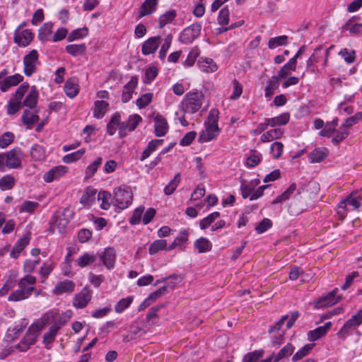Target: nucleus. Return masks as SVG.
<instances>
[{
	"instance_id": "f257e3e1",
	"label": "nucleus",
	"mask_w": 362,
	"mask_h": 362,
	"mask_svg": "<svg viewBox=\"0 0 362 362\" xmlns=\"http://www.w3.org/2000/svg\"><path fill=\"white\" fill-rule=\"evenodd\" d=\"M36 278L31 275H26L18 282V288L13 291L8 297L11 302H18L28 299L33 291L35 290Z\"/></svg>"
},
{
	"instance_id": "f03ea898",
	"label": "nucleus",
	"mask_w": 362,
	"mask_h": 362,
	"mask_svg": "<svg viewBox=\"0 0 362 362\" xmlns=\"http://www.w3.org/2000/svg\"><path fill=\"white\" fill-rule=\"evenodd\" d=\"M218 111L211 109L209 112L206 121L205 122V129L203 130L199 136V142H208L214 139L220 132L218 127Z\"/></svg>"
},
{
	"instance_id": "7ed1b4c3",
	"label": "nucleus",
	"mask_w": 362,
	"mask_h": 362,
	"mask_svg": "<svg viewBox=\"0 0 362 362\" xmlns=\"http://www.w3.org/2000/svg\"><path fill=\"white\" fill-rule=\"evenodd\" d=\"M133 194L129 187H119L114 190V200L116 206L123 210L127 208L132 202Z\"/></svg>"
},
{
	"instance_id": "20e7f679",
	"label": "nucleus",
	"mask_w": 362,
	"mask_h": 362,
	"mask_svg": "<svg viewBox=\"0 0 362 362\" xmlns=\"http://www.w3.org/2000/svg\"><path fill=\"white\" fill-rule=\"evenodd\" d=\"M41 331V327L37 325H32L26 332L24 337L19 344L16 345V349L21 351H26L31 345H33Z\"/></svg>"
},
{
	"instance_id": "39448f33",
	"label": "nucleus",
	"mask_w": 362,
	"mask_h": 362,
	"mask_svg": "<svg viewBox=\"0 0 362 362\" xmlns=\"http://www.w3.org/2000/svg\"><path fill=\"white\" fill-rule=\"evenodd\" d=\"M203 95L200 92L188 93L185 98L184 110L187 113L193 114L202 107Z\"/></svg>"
},
{
	"instance_id": "423d86ee",
	"label": "nucleus",
	"mask_w": 362,
	"mask_h": 362,
	"mask_svg": "<svg viewBox=\"0 0 362 362\" xmlns=\"http://www.w3.org/2000/svg\"><path fill=\"white\" fill-rule=\"evenodd\" d=\"M22 151L19 148H13L5 153V165L9 169H18L22 167Z\"/></svg>"
},
{
	"instance_id": "0eeeda50",
	"label": "nucleus",
	"mask_w": 362,
	"mask_h": 362,
	"mask_svg": "<svg viewBox=\"0 0 362 362\" xmlns=\"http://www.w3.org/2000/svg\"><path fill=\"white\" fill-rule=\"evenodd\" d=\"M38 62V52L35 49L31 50L23 58L24 74L30 76L36 71V66Z\"/></svg>"
},
{
	"instance_id": "6e6552de",
	"label": "nucleus",
	"mask_w": 362,
	"mask_h": 362,
	"mask_svg": "<svg viewBox=\"0 0 362 362\" xmlns=\"http://www.w3.org/2000/svg\"><path fill=\"white\" fill-rule=\"evenodd\" d=\"M338 288H334L332 291L328 293L326 296L320 298L315 304L316 308L329 307L335 305L341 300V296H337Z\"/></svg>"
},
{
	"instance_id": "1a4fd4ad",
	"label": "nucleus",
	"mask_w": 362,
	"mask_h": 362,
	"mask_svg": "<svg viewBox=\"0 0 362 362\" xmlns=\"http://www.w3.org/2000/svg\"><path fill=\"white\" fill-rule=\"evenodd\" d=\"M200 33V26L192 25L183 30L180 36V41L184 44H190L199 35Z\"/></svg>"
},
{
	"instance_id": "9d476101",
	"label": "nucleus",
	"mask_w": 362,
	"mask_h": 362,
	"mask_svg": "<svg viewBox=\"0 0 362 362\" xmlns=\"http://www.w3.org/2000/svg\"><path fill=\"white\" fill-rule=\"evenodd\" d=\"M64 325V322H59L54 323L49 329V331L44 334L42 343L47 349L51 348L52 342L54 341L55 337L62 326Z\"/></svg>"
},
{
	"instance_id": "9b49d317",
	"label": "nucleus",
	"mask_w": 362,
	"mask_h": 362,
	"mask_svg": "<svg viewBox=\"0 0 362 362\" xmlns=\"http://www.w3.org/2000/svg\"><path fill=\"white\" fill-rule=\"evenodd\" d=\"M92 295L89 289L83 288L74 298L73 305L79 309L85 308L91 300Z\"/></svg>"
},
{
	"instance_id": "f8f14e48",
	"label": "nucleus",
	"mask_w": 362,
	"mask_h": 362,
	"mask_svg": "<svg viewBox=\"0 0 362 362\" xmlns=\"http://www.w3.org/2000/svg\"><path fill=\"white\" fill-rule=\"evenodd\" d=\"M67 173V168L58 165L52 168L43 175V180L46 182H51L63 177Z\"/></svg>"
},
{
	"instance_id": "ddd939ff",
	"label": "nucleus",
	"mask_w": 362,
	"mask_h": 362,
	"mask_svg": "<svg viewBox=\"0 0 362 362\" xmlns=\"http://www.w3.org/2000/svg\"><path fill=\"white\" fill-rule=\"evenodd\" d=\"M100 258L104 266L108 269H112L116 261V252L113 247H107L100 255Z\"/></svg>"
},
{
	"instance_id": "4468645a",
	"label": "nucleus",
	"mask_w": 362,
	"mask_h": 362,
	"mask_svg": "<svg viewBox=\"0 0 362 362\" xmlns=\"http://www.w3.org/2000/svg\"><path fill=\"white\" fill-rule=\"evenodd\" d=\"M361 318L355 315L345 322L339 331L338 334L341 337H345L351 330L355 329L357 327L361 325Z\"/></svg>"
},
{
	"instance_id": "2eb2a0df",
	"label": "nucleus",
	"mask_w": 362,
	"mask_h": 362,
	"mask_svg": "<svg viewBox=\"0 0 362 362\" xmlns=\"http://www.w3.org/2000/svg\"><path fill=\"white\" fill-rule=\"evenodd\" d=\"M160 43V37H152L146 40L142 45L141 52L144 55L154 53Z\"/></svg>"
},
{
	"instance_id": "dca6fc26",
	"label": "nucleus",
	"mask_w": 362,
	"mask_h": 362,
	"mask_svg": "<svg viewBox=\"0 0 362 362\" xmlns=\"http://www.w3.org/2000/svg\"><path fill=\"white\" fill-rule=\"evenodd\" d=\"M138 83V78L132 76L130 81L124 86L122 94V100L123 103H127L132 97V93L134 91Z\"/></svg>"
},
{
	"instance_id": "f3484780",
	"label": "nucleus",
	"mask_w": 362,
	"mask_h": 362,
	"mask_svg": "<svg viewBox=\"0 0 362 362\" xmlns=\"http://www.w3.org/2000/svg\"><path fill=\"white\" fill-rule=\"evenodd\" d=\"M33 38V33L29 30H23L21 33L16 30L14 34V42L23 47L28 45Z\"/></svg>"
},
{
	"instance_id": "a211bd4d",
	"label": "nucleus",
	"mask_w": 362,
	"mask_h": 362,
	"mask_svg": "<svg viewBox=\"0 0 362 362\" xmlns=\"http://www.w3.org/2000/svg\"><path fill=\"white\" fill-rule=\"evenodd\" d=\"M155 135L156 136H163L168 131V124L166 119L161 115H157L155 117Z\"/></svg>"
},
{
	"instance_id": "6ab92c4d",
	"label": "nucleus",
	"mask_w": 362,
	"mask_h": 362,
	"mask_svg": "<svg viewBox=\"0 0 362 362\" xmlns=\"http://www.w3.org/2000/svg\"><path fill=\"white\" fill-rule=\"evenodd\" d=\"M332 322H328L323 326H320L315 329L314 330L310 331L308 334V339L311 341H314L325 336L328 330L331 328Z\"/></svg>"
},
{
	"instance_id": "aec40b11",
	"label": "nucleus",
	"mask_w": 362,
	"mask_h": 362,
	"mask_svg": "<svg viewBox=\"0 0 362 362\" xmlns=\"http://www.w3.org/2000/svg\"><path fill=\"white\" fill-rule=\"evenodd\" d=\"M68 223L69 221L66 218L57 219L55 216H54L52 218V221L50 222V227L49 230L52 233H62L64 232Z\"/></svg>"
},
{
	"instance_id": "412c9836",
	"label": "nucleus",
	"mask_w": 362,
	"mask_h": 362,
	"mask_svg": "<svg viewBox=\"0 0 362 362\" xmlns=\"http://www.w3.org/2000/svg\"><path fill=\"white\" fill-rule=\"evenodd\" d=\"M74 288L75 284L72 281L65 280L56 284L53 293L56 295H61L64 293H71Z\"/></svg>"
},
{
	"instance_id": "4be33fe9",
	"label": "nucleus",
	"mask_w": 362,
	"mask_h": 362,
	"mask_svg": "<svg viewBox=\"0 0 362 362\" xmlns=\"http://www.w3.org/2000/svg\"><path fill=\"white\" fill-rule=\"evenodd\" d=\"M23 79V77L18 74H16L13 76L4 77V81L2 83L1 91L6 92L12 86H17L19 83H21Z\"/></svg>"
},
{
	"instance_id": "5701e85b",
	"label": "nucleus",
	"mask_w": 362,
	"mask_h": 362,
	"mask_svg": "<svg viewBox=\"0 0 362 362\" xmlns=\"http://www.w3.org/2000/svg\"><path fill=\"white\" fill-rule=\"evenodd\" d=\"M157 5L158 0H145L141 6L139 17L142 18L153 13L156 11Z\"/></svg>"
},
{
	"instance_id": "b1692460",
	"label": "nucleus",
	"mask_w": 362,
	"mask_h": 362,
	"mask_svg": "<svg viewBox=\"0 0 362 362\" xmlns=\"http://www.w3.org/2000/svg\"><path fill=\"white\" fill-rule=\"evenodd\" d=\"M328 150L326 148H315L309 154V161L311 163H320L328 156Z\"/></svg>"
},
{
	"instance_id": "393cba45",
	"label": "nucleus",
	"mask_w": 362,
	"mask_h": 362,
	"mask_svg": "<svg viewBox=\"0 0 362 362\" xmlns=\"http://www.w3.org/2000/svg\"><path fill=\"white\" fill-rule=\"evenodd\" d=\"M294 350V346L290 343H288L276 354H272L269 356H273V362H279L284 358L291 356L293 353Z\"/></svg>"
},
{
	"instance_id": "a878e982",
	"label": "nucleus",
	"mask_w": 362,
	"mask_h": 362,
	"mask_svg": "<svg viewBox=\"0 0 362 362\" xmlns=\"http://www.w3.org/2000/svg\"><path fill=\"white\" fill-rule=\"evenodd\" d=\"M284 134V130L281 128L272 129L263 133L260 140L262 142H269L274 139H280Z\"/></svg>"
},
{
	"instance_id": "bb28decb",
	"label": "nucleus",
	"mask_w": 362,
	"mask_h": 362,
	"mask_svg": "<svg viewBox=\"0 0 362 362\" xmlns=\"http://www.w3.org/2000/svg\"><path fill=\"white\" fill-rule=\"evenodd\" d=\"M30 157L34 161H42L46 158L45 148L39 144L34 145L30 149Z\"/></svg>"
},
{
	"instance_id": "cd10ccee",
	"label": "nucleus",
	"mask_w": 362,
	"mask_h": 362,
	"mask_svg": "<svg viewBox=\"0 0 362 362\" xmlns=\"http://www.w3.org/2000/svg\"><path fill=\"white\" fill-rule=\"evenodd\" d=\"M30 238L27 236H24L22 238L19 239L14 247H13L11 252V257L13 258H17L20 253L23 251L25 247L28 245Z\"/></svg>"
},
{
	"instance_id": "c85d7f7f",
	"label": "nucleus",
	"mask_w": 362,
	"mask_h": 362,
	"mask_svg": "<svg viewBox=\"0 0 362 362\" xmlns=\"http://www.w3.org/2000/svg\"><path fill=\"white\" fill-rule=\"evenodd\" d=\"M38 92L35 86H33L24 100L23 105L28 107L29 108H34L37 103Z\"/></svg>"
},
{
	"instance_id": "c756f323",
	"label": "nucleus",
	"mask_w": 362,
	"mask_h": 362,
	"mask_svg": "<svg viewBox=\"0 0 362 362\" xmlns=\"http://www.w3.org/2000/svg\"><path fill=\"white\" fill-rule=\"evenodd\" d=\"M199 253H204L209 252L212 248V244L206 238L201 237L197 239L194 245Z\"/></svg>"
},
{
	"instance_id": "7c9ffc66",
	"label": "nucleus",
	"mask_w": 362,
	"mask_h": 362,
	"mask_svg": "<svg viewBox=\"0 0 362 362\" xmlns=\"http://www.w3.org/2000/svg\"><path fill=\"white\" fill-rule=\"evenodd\" d=\"M109 104L106 101L104 100H97L94 103V111L93 115L95 117L98 119H100L103 117L105 115Z\"/></svg>"
},
{
	"instance_id": "2f4dec72",
	"label": "nucleus",
	"mask_w": 362,
	"mask_h": 362,
	"mask_svg": "<svg viewBox=\"0 0 362 362\" xmlns=\"http://www.w3.org/2000/svg\"><path fill=\"white\" fill-rule=\"evenodd\" d=\"M290 119V115L288 112L283 113L273 118H267V120L271 127L285 125Z\"/></svg>"
},
{
	"instance_id": "473e14b6",
	"label": "nucleus",
	"mask_w": 362,
	"mask_h": 362,
	"mask_svg": "<svg viewBox=\"0 0 362 362\" xmlns=\"http://www.w3.org/2000/svg\"><path fill=\"white\" fill-rule=\"evenodd\" d=\"M97 190L91 187H87L81 197L80 202L83 205H89L94 200Z\"/></svg>"
},
{
	"instance_id": "72a5a7b5",
	"label": "nucleus",
	"mask_w": 362,
	"mask_h": 362,
	"mask_svg": "<svg viewBox=\"0 0 362 362\" xmlns=\"http://www.w3.org/2000/svg\"><path fill=\"white\" fill-rule=\"evenodd\" d=\"M343 29L351 33H360L362 32V24L356 23V17H352L345 23Z\"/></svg>"
},
{
	"instance_id": "f704fd0d",
	"label": "nucleus",
	"mask_w": 362,
	"mask_h": 362,
	"mask_svg": "<svg viewBox=\"0 0 362 362\" xmlns=\"http://www.w3.org/2000/svg\"><path fill=\"white\" fill-rule=\"evenodd\" d=\"M86 49V46L84 43L76 45H66L65 47V50L66 52H68L69 54L77 57L78 55H81L85 53Z\"/></svg>"
},
{
	"instance_id": "c9c22d12",
	"label": "nucleus",
	"mask_w": 362,
	"mask_h": 362,
	"mask_svg": "<svg viewBox=\"0 0 362 362\" xmlns=\"http://www.w3.org/2000/svg\"><path fill=\"white\" fill-rule=\"evenodd\" d=\"M163 142V139H153L151 141L146 148L143 151L141 160L143 161L146 159L152 152H153L158 146H160Z\"/></svg>"
},
{
	"instance_id": "e433bc0d",
	"label": "nucleus",
	"mask_w": 362,
	"mask_h": 362,
	"mask_svg": "<svg viewBox=\"0 0 362 362\" xmlns=\"http://www.w3.org/2000/svg\"><path fill=\"white\" fill-rule=\"evenodd\" d=\"M296 62L294 59H291L284 64L279 71V78H284L289 74L291 71H294L296 69Z\"/></svg>"
},
{
	"instance_id": "4c0bfd02",
	"label": "nucleus",
	"mask_w": 362,
	"mask_h": 362,
	"mask_svg": "<svg viewBox=\"0 0 362 362\" xmlns=\"http://www.w3.org/2000/svg\"><path fill=\"white\" fill-rule=\"evenodd\" d=\"M296 189V185L295 183H292L286 191H284L281 195L276 197V199L273 200L272 204H276L288 199Z\"/></svg>"
},
{
	"instance_id": "58836bf2",
	"label": "nucleus",
	"mask_w": 362,
	"mask_h": 362,
	"mask_svg": "<svg viewBox=\"0 0 362 362\" xmlns=\"http://www.w3.org/2000/svg\"><path fill=\"white\" fill-rule=\"evenodd\" d=\"M314 344H308L303 346L300 350H298L292 357V361L296 362L301 360L303 358L308 355L309 352L314 347Z\"/></svg>"
},
{
	"instance_id": "ea45409f",
	"label": "nucleus",
	"mask_w": 362,
	"mask_h": 362,
	"mask_svg": "<svg viewBox=\"0 0 362 362\" xmlns=\"http://www.w3.org/2000/svg\"><path fill=\"white\" fill-rule=\"evenodd\" d=\"M180 182V173H177L174 178L168 183L164 188V193L165 195H171L177 189Z\"/></svg>"
},
{
	"instance_id": "a19ab883",
	"label": "nucleus",
	"mask_w": 362,
	"mask_h": 362,
	"mask_svg": "<svg viewBox=\"0 0 362 362\" xmlns=\"http://www.w3.org/2000/svg\"><path fill=\"white\" fill-rule=\"evenodd\" d=\"M39 120V117L36 113L31 114L28 110L23 112L22 116L23 122L28 126V128H30L32 125Z\"/></svg>"
},
{
	"instance_id": "79ce46f5",
	"label": "nucleus",
	"mask_w": 362,
	"mask_h": 362,
	"mask_svg": "<svg viewBox=\"0 0 362 362\" xmlns=\"http://www.w3.org/2000/svg\"><path fill=\"white\" fill-rule=\"evenodd\" d=\"M167 241L163 239H159L153 241L149 246L148 251L150 255H155L162 250H165Z\"/></svg>"
},
{
	"instance_id": "37998d69",
	"label": "nucleus",
	"mask_w": 362,
	"mask_h": 362,
	"mask_svg": "<svg viewBox=\"0 0 362 362\" xmlns=\"http://www.w3.org/2000/svg\"><path fill=\"white\" fill-rule=\"evenodd\" d=\"M88 34V29L86 27L78 28L73 30L67 37V40L69 42L76 40L81 39L87 36Z\"/></svg>"
},
{
	"instance_id": "c03bdc74",
	"label": "nucleus",
	"mask_w": 362,
	"mask_h": 362,
	"mask_svg": "<svg viewBox=\"0 0 362 362\" xmlns=\"http://www.w3.org/2000/svg\"><path fill=\"white\" fill-rule=\"evenodd\" d=\"M16 180L11 175H6L0 178V189L1 190H8L13 187Z\"/></svg>"
},
{
	"instance_id": "a18cd8bd",
	"label": "nucleus",
	"mask_w": 362,
	"mask_h": 362,
	"mask_svg": "<svg viewBox=\"0 0 362 362\" xmlns=\"http://www.w3.org/2000/svg\"><path fill=\"white\" fill-rule=\"evenodd\" d=\"M176 16V12L174 10L169 11L161 15L158 18V23L160 28L172 22Z\"/></svg>"
},
{
	"instance_id": "49530a36",
	"label": "nucleus",
	"mask_w": 362,
	"mask_h": 362,
	"mask_svg": "<svg viewBox=\"0 0 362 362\" xmlns=\"http://www.w3.org/2000/svg\"><path fill=\"white\" fill-rule=\"evenodd\" d=\"M288 43V36L281 35L270 38L268 42L269 49H274L279 46L286 45Z\"/></svg>"
},
{
	"instance_id": "de8ad7c7",
	"label": "nucleus",
	"mask_w": 362,
	"mask_h": 362,
	"mask_svg": "<svg viewBox=\"0 0 362 362\" xmlns=\"http://www.w3.org/2000/svg\"><path fill=\"white\" fill-rule=\"evenodd\" d=\"M258 181H252L250 184H247L245 182H243L240 185V190L242 196L244 199L247 198L250 194L252 195V192L254 191L255 187L258 185Z\"/></svg>"
},
{
	"instance_id": "09e8293b",
	"label": "nucleus",
	"mask_w": 362,
	"mask_h": 362,
	"mask_svg": "<svg viewBox=\"0 0 362 362\" xmlns=\"http://www.w3.org/2000/svg\"><path fill=\"white\" fill-rule=\"evenodd\" d=\"M103 158L98 157L94 162L91 163L86 169L85 177L90 178L97 171L98 167L101 165Z\"/></svg>"
},
{
	"instance_id": "8fccbe9b",
	"label": "nucleus",
	"mask_w": 362,
	"mask_h": 362,
	"mask_svg": "<svg viewBox=\"0 0 362 362\" xmlns=\"http://www.w3.org/2000/svg\"><path fill=\"white\" fill-rule=\"evenodd\" d=\"M85 153L84 148H81L74 153L64 156L62 160L65 163H71L79 160Z\"/></svg>"
},
{
	"instance_id": "3c124183",
	"label": "nucleus",
	"mask_w": 362,
	"mask_h": 362,
	"mask_svg": "<svg viewBox=\"0 0 362 362\" xmlns=\"http://www.w3.org/2000/svg\"><path fill=\"white\" fill-rule=\"evenodd\" d=\"M133 301V297L129 296L121 299L115 306V310L117 313H122L127 308Z\"/></svg>"
},
{
	"instance_id": "603ef678",
	"label": "nucleus",
	"mask_w": 362,
	"mask_h": 362,
	"mask_svg": "<svg viewBox=\"0 0 362 362\" xmlns=\"http://www.w3.org/2000/svg\"><path fill=\"white\" fill-rule=\"evenodd\" d=\"M199 66L201 69L206 72H214L217 70V66L215 62L211 59H205L199 62Z\"/></svg>"
},
{
	"instance_id": "864d4df0",
	"label": "nucleus",
	"mask_w": 362,
	"mask_h": 362,
	"mask_svg": "<svg viewBox=\"0 0 362 362\" xmlns=\"http://www.w3.org/2000/svg\"><path fill=\"white\" fill-rule=\"evenodd\" d=\"M111 194L108 192L103 191L100 192L98 194V200H101L102 203L100 204V207L103 209L107 210L110 208V203L109 200L111 199Z\"/></svg>"
},
{
	"instance_id": "5fc2aeb1",
	"label": "nucleus",
	"mask_w": 362,
	"mask_h": 362,
	"mask_svg": "<svg viewBox=\"0 0 362 362\" xmlns=\"http://www.w3.org/2000/svg\"><path fill=\"white\" fill-rule=\"evenodd\" d=\"M96 260V257L93 255L86 253L78 259V265L84 267L93 263Z\"/></svg>"
},
{
	"instance_id": "6e6d98bb",
	"label": "nucleus",
	"mask_w": 362,
	"mask_h": 362,
	"mask_svg": "<svg viewBox=\"0 0 362 362\" xmlns=\"http://www.w3.org/2000/svg\"><path fill=\"white\" fill-rule=\"evenodd\" d=\"M219 216L220 213L216 211L203 218L199 223L201 229H205L209 227L216 219L219 218Z\"/></svg>"
},
{
	"instance_id": "4d7b16f0",
	"label": "nucleus",
	"mask_w": 362,
	"mask_h": 362,
	"mask_svg": "<svg viewBox=\"0 0 362 362\" xmlns=\"http://www.w3.org/2000/svg\"><path fill=\"white\" fill-rule=\"evenodd\" d=\"M78 85L67 81L64 86V91L68 97L70 98H73L76 96V95L78 93Z\"/></svg>"
},
{
	"instance_id": "13d9d810",
	"label": "nucleus",
	"mask_w": 362,
	"mask_h": 362,
	"mask_svg": "<svg viewBox=\"0 0 362 362\" xmlns=\"http://www.w3.org/2000/svg\"><path fill=\"white\" fill-rule=\"evenodd\" d=\"M52 33V25L48 24H45L40 30L38 37L39 39L42 41L48 40Z\"/></svg>"
},
{
	"instance_id": "bf43d9fd",
	"label": "nucleus",
	"mask_w": 362,
	"mask_h": 362,
	"mask_svg": "<svg viewBox=\"0 0 362 362\" xmlns=\"http://www.w3.org/2000/svg\"><path fill=\"white\" fill-rule=\"evenodd\" d=\"M284 145L279 141L274 142L270 147V152L273 154V157L276 159L281 157L283 153Z\"/></svg>"
},
{
	"instance_id": "052dcab7",
	"label": "nucleus",
	"mask_w": 362,
	"mask_h": 362,
	"mask_svg": "<svg viewBox=\"0 0 362 362\" xmlns=\"http://www.w3.org/2000/svg\"><path fill=\"white\" fill-rule=\"evenodd\" d=\"M173 37L171 35H168L164 40L163 44L161 46L159 52V57L163 59L165 57L167 52L170 48L172 42Z\"/></svg>"
},
{
	"instance_id": "680f3d73",
	"label": "nucleus",
	"mask_w": 362,
	"mask_h": 362,
	"mask_svg": "<svg viewBox=\"0 0 362 362\" xmlns=\"http://www.w3.org/2000/svg\"><path fill=\"white\" fill-rule=\"evenodd\" d=\"M14 135L9 132L4 133L0 137V148H5L8 146L13 141Z\"/></svg>"
},
{
	"instance_id": "e2e57ef3",
	"label": "nucleus",
	"mask_w": 362,
	"mask_h": 362,
	"mask_svg": "<svg viewBox=\"0 0 362 362\" xmlns=\"http://www.w3.org/2000/svg\"><path fill=\"white\" fill-rule=\"evenodd\" d=\"M153 94L151 93H145L137 99L136 105L139 108H144L151 102Z\"/></svg>"
},
{
	"instance_id": "0e129e2a",
	"label": "nucleus",
	"mask_w": 362,
	"mask_h": 362,
	"mask_svg": "<svg viewBox=\"0 0 362 362\" xmlns=\"http://www.w3.org/2000/svg\"><path fill=\"white\" fill-rule=\"evenodd\" d=\"M339 54L344 58V61L348 64L353 63L355 61V51L354 50H348L347 49H343L339 52Z\"/></svg>"
},
{
	"instance_id": "69168bd1",
	"label": "nucleus",
	"mask_w": 362,
	"mask_h": 362,
	"mask_svg": "<svg viewBox=\"0 0 362 362\" xmlns=\"http://www.w3.org/2000/svg\"><path fill=\"white\" fill-rule=\"evenodd\" d=\"M272 226V222L269 218H264L255 228L257 233L261 234Z\"/></svg>"
},
{
	"instance_id": "338daca9",
	"label": "nucleus",
	"mask_w": 362,
	"mask_h": 362,
	"mask_svg": "<svg viewBox=\"0 0 362 362\" xmlns=\"http://www.w3.org/2000/svg\"><path fill=\"white\" fill-rule=\"evenodd\" d=\"M229 10L227 7L223 8L218 14V21L221 25H227L229 23Z\"/></svg>"
},
{
	"instance_id": "774afa93",
	"label": "nucleus",
	"mask_w": 362,
	"mask_h": 362,
	"mask_svg": "<svg viewBox=\"0 0 362 362\" xmlns=\"http://www.w3.org/2000/svg\"><path fill=\"white\" fill-rule=\"evenodd\" d=\"M362 119V112H357L354 116L347 118L343 124V127H351Z\"/></svg>"
}]
</instances>
